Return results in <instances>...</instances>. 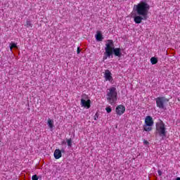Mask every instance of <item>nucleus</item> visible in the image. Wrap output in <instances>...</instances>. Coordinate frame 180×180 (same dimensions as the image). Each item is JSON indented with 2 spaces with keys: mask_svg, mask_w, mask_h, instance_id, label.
I'll list each match as a JSON object with an SVG mask.
<instances>
[{
  "mask_svg": "<svg viewBox=\"0 0 180 180\" xmlns=\"http://www.w3.org/2000/svg\"><path fill=\"white\" fill-rule=\"evenodd\" d=\"M105 51L103 57V61H105V60H108V58H110V56H113V54L115 57H122V49H120V48H115V44L112 39L107 40Z\"/></svg>",
  "mask_w": 180,
  "mask_h": 180,
  "instance_id": "1",
  "label": "nucleus"
},
{
  "mask_svg": "<svg viewBox=\"0 0 180 180\" xmlns=\"http://www.w3.org/2000/svg\"><path fill=\"white\" fill-rule=\"evenodd\" d=\"M134 10L139 16L147 17L150 11V4L146 1H141L139 4L134 6Z\"/></svg>",
  "mask_w": 180,
  "mask_h": 180,
  "instance_id": "2",
  "label": "nucleus"
},
{
  "mask_svg": "<svg viewBox=\"0 0 180 180\" xmlns=\"http://www.w3.org/2000/svg\"><path fill=\"white\" fill-rule=\"evenodd\" d=\"M107 101L110 105H115L117 101V91L116 87H110L107 89Z\"/></svg>",
  "mask_w": 180,
  "mask_h": 180,
  "instance_id": "3",
  "label": "nucleus"
},
{
  "mask_svg": "<svg viewBox=\"0 0 180 180\" xmlns=\"http://www.w3.org/2000/svg\"><path fill=\"white\" fill-rule=\"evenodd\" d=\"M156 127V134L159 137L162 138V140H164L165 137H167V128H165V124L162 120H160L155 124Z\"/></svg>",
  "mask_w": 180,
  "mask_h": 180,
  "instance_id": "4",
  "label": "nucleus"
},
{
  "mask_svg": "<svg viewBox=\"0 0 180 180\" xmlns=\"http://www.w3.org/2000/svg\"><path fill=\"white\" fill-rule=\"evenodd\" d=\"M154 126V120L151 116H146L145 118V124L143 126L144 131H151Z\"/></svg>",
  "mask_w": 180,
  "mask_h": 180,
  "instance_id": "5",
  "label": "nucleus"
},
{
  "mask_svg": "<svg viewBox=\"0 0 180 180\" xmlns=\"http://www.w3.org/2000/svg\"><path fill=\"white\" fill-rule=\"evenodd\" d=\"M155 101L157 108H159V109H164V108H165L166 102H168L169 100L164 96H161L156 98Z\"/></svg>",
  "mask_w": 180,
  "mask_h": 180,
  "instance_id": "6",
  "label": "nucleus"
},
{
  "mask_svg": "<svg viewBox=\"0 0 180 180\" xmlns=\"http://www.w3.org/2000/svg\"><path fill=\"white\" fill-rule=\"evenodd\" d=\"M115 112L118 116H122L126 112V107L123 105H119L116 107Z\"/></svg>",
  "mask_w": 180,
  "mask_h": 180,
  "instance_id": "7",
  "label": "nucleus"
},
{
  "mask_svg": "<svg viewBox=\"0 0 180 180\" xmlns=\"http://www.w3.org/2000/svg\"><path fill=\"white\" fill-rule=\"evenodd\" d=\"M147 18L148 17L138 15H136V16L134 17V21L135 22V23L139 25V24L141 23V21L147 20Z\"/></svg>",
  "mask_w": 180,
  "mask_h": 180,
  "instance_id": "8",
  "label": "nucleus"
},
{
  "mask_svg": "<svg viewBox=\"0 0 180 180\" xmlns=\"http://www.w3.org/2000/svg\"><path fill=\"white\" fill-rule=\"evenodd\" d=\"M81 106L89 109L91 108V100L85 101L84 98L81 99Z\"/></svg>",
  "mask_w": 180,
  "mask_h": 180,
  "instance_id": "9",
  "label": "nucleus"
},
{
  "mask_svg": "<svg viewBox=\"0 0 180 180\" xmlns=\"http://www.w3.org/2000/svg\"><path fill=\"white\" fill-rule=\"evenodd\" d=\"M104 77H105V81H112V79H113V77H112V73L109 70H105Z\"/></svg>",
  "mask_w": 180,
  "mask_h": 180,
  "instance_id": "10",
  "label": "nucleus"
},
{
  "mask_svg": "<svg viewBox=\"0 0 180 180\" xmlns=\"http://www.w3.org/2000/svg\"><path fill=\"white\" fill-rule=\"evenodd\" d=\"M53 155L56 160H59V158H61V157H63V153H61L60 149H56L53 153Z\"/></svg>",
  "mask_w": 180,
  "mask_h": 180,
  "instance_id": "11",
  "label": "nucleus"
},
{
  "mask_svg": "<svg viewBox=\"0 0 180 180\" xmlns=\"http://www.w3.org/2000/svg\"><path fill=\"white\" fill-rule=\"evenodd\" d=\"M51 131H53V128L54 127V121L51 120V119H48L47 123Z\"/></svg>",
  "mask_w": 180,
  "mask_h": 180,
  "instance_id": "12",
  "label": "nucleus"
},
{
  "mask_svg": "<svg viewBox=\"0 0 180 180\" xmlns=\"http://www.w3.org/2000/svg\"><path fill=\"white\" fill-rule=\"evenodd\" d=\"M96 39L97 41H102V40H103V36H102L101 32H98L96 35Z\"/></svg>",
  "mask_w": 180,
  "mask_h": 180,
  "instance_id": "13",
  "label": "nucleus"
},
{
  "mask_svg": "<svg viewBox=\"0 0 180 180\" xmlns=\"http://www.w3.org/2000/svg\"><path fill=\"white\" fill-rule=\"evenodd\" d=\"M150 63L153 64V65H154L158 63V59L155 57H153L150 58Z\"/></svg>",
  "mask_w": 180,
  "mask_h": 180,
  "instance_id": "14",
  "label": "nucleus"
},
{
  "mask_svg": "<svg viewBox=\"0 0 180 180\" xmlns=\"http://www.w3.org/2000/svg\"><path fill=\"white\" fill-rule=\"evenodd\" d=\"M25 27H33V24L30 22V20H27L25 24Z\"/></svg>",
  "mask_w": 180,
  "mask_h": 180,
  "instance_id": "15",
  "label": "nucleus"
},
{
  "mask_svg": "<svg viewBox=\"0 0 180 180\" xmlns=\"http://www.w3.org/2000/svg\"><path fill=\"white\" fill-rule=\"evenodd\" d=\"M13 49H18V45H16V44L14 43V42H11V43L10 44V50H11V51H12V50H13Z\"/></svg>",
  "mask_w": 180,
  "mask_h": 180,
  "instance_id": "16",
  "label": "nucleus"
},
{
  "mask_svg": "<svg viewBox=\"0 0 180 180\" xmlns=\"http://www.w3.org/2000/svg\"><path fill=\"white\" fill-rule=\"evenodd\" d=\"M66 141L69 147H72V139L71 138L67 139Z\"/></svg>",
  "mask_w": 180,
  "mask_h": 180,
  "instance_id": "17",
  "label": "nucleus"
},
{
  "mask_svg": "<svg viewBox=\"0 0 180 180\" xmlns=\"http://www.w3.org/2000/svg\"><path fill=\"white\" fill-rule=\"evenodd\" d=\"M105 110H106L107 113H110V112H112V108L110 107H107L105 108Z\"/></svg>",
  "mask_w": 180,
  "mask_h": 180,
  "instance_id": "18",
  "label": "nucleus"
},
{
  "mask_svg": "<svg viewBox=\"0 0 180 180\" xmlns=\"http://www.w3.org/2000/svg\"><path fill=\"white\" fill-rule=\"evenodd\" d=\"M32 180H39V177L37 176V174H34L32 176Z\"/></svg>",
  "mask_w": 180,
  "mask_h": 180,
  "instance_id": "19",
  "label": "nucleus"
},
{
  "mask_svg": "<svg viewBox=\"0 0 180 180\" xmlns=\"http://www.w3.org/2000/svg\"><path fill=\"white\" fill-rule=\"evenodd\" d=\"M98 113H96L94 115V120H98Z\"/></svg>",
  "mask_w": 180,
  "mask_h": 180,
  "instance_id": "20",
  "label": "nucleus"
},
{
  "mask_svg": "<svg viewBox=\"0 0 180 180\" xmlns=\"http://www.w3.org/2000/svg\"><path fill=\"white\" fill-rule=\"evenodd\" d=\"M158 174L159 176H161V175H162V172H161V170H158Z\"/></svg>",
  "mask_w": 180,
  "mask_h": 180,
  "instance_id": "21",
  "label": "nucleus"
},
{
  "mask_svg": "<svg viewBox=\"0 0 180 180\" xmlns=\"http://www.w3.org/2000/svg\"><path fill=\"white\" fill-rule=\"evenodd\" d=\"M77 54H79V53H81V49H79V47H77Z\"/></svg>",
  "mask_w": 180,
  "mask_h": 180,
  "instance_id": "22",
  "label": "nucleus"
},
{
  "mask_svg": "<svg viewBox=\"0 0 180 180\" xmlns=\"http://www.w3.org/2000/svg\"><path fill=\"white\" fill-rule=\"evenodd\" d=\"M143 144H146V145H147V144H148V141H143Z\"/></svg>",
  "mask_w": 180,
  "mask_h": 180,
  "instance_id": "23",
  "label": "nucleus"
},
{
  "mask_svg": "<svg viewBox=\"0 0 180 180\" xmlns=\"http://www.w3.org/2000/svg\"><path fill=\"white\" fill-rule=\"evenodd\" d=\"M175 180H180V177H177Z\"/></svg>",
  "mask_w": 180,
  "mask_h": 180,
  "instance_id": "24",
  "label": "nucleus"
}]
</instances>
